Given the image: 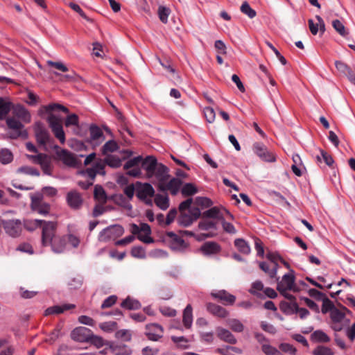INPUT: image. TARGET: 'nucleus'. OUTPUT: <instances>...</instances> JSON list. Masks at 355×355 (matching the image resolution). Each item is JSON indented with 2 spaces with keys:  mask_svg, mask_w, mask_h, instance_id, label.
Listing matches in <instances>:
<instances>
[{
  "mask_svg": "<svg viewBox=\"0 0 355 355\" xmlns=\"http://www.w3.org/2000/svg\"><path fill=\"white\" fill-rule=\"evenodd\" d=\"M56 227L55 222L44 223L42 232V243L43 246H51L54 253L60 254L67 250V240L64 236L55 235Z\"/></svg>",
  "mask_w": 355,
  "mask_h": 355,
  "instance_id": "obj_1",
  "label": "nucleus"
},
{
  "mask_svg": "<svg viewBox=\"0 0 355 355\" xmlns=\"http://www.w3.org/2000/svg\"><path fill=\"white\" fill-rule=\"evenodd\" d=\"M46 111L49 113L47 117V122L51 129L55 137L60 141L62 144H64L66 141L65 133L63 130L62 124V119L51 113L53 111L60 110L64 113L69 112V109L62 105L58 103L49 104L45 107Z\"/></svg>",
  "mask_w": 355,
  "mask_h": 355,
  "instance_id": "obj_2",
  "label": "nucleus"
},
{
  "mask_svg": "<svg viewBox=\"0 0 355 355\" xmlns=\"http://www.w3.org/2000/svg\"><path fill=\"white\" fill-rule=\"evenodd\" d=\"M277 289L282 293L286 299L293 300V296L288 293V291H296L295 284L294 271L291 270L289 273L285 274L281 281L277 282Z\"/></svg>",
  "mask_w": 355,
  "mask_h": 355,
  "instance_id": "obj_3",
  "label": "nucleus"
},
{
  "mask_svg": "<svg viewBox=\"0 0 355 355\" xmlns=\"http://www.w3.org/2000/svg\"><path fill=\"white\" fill-rule=\"evenodd\" d=\"M57 148L56 156L57 157L63 162L65 165L79 168L82 165L80 157H83V155H76L68 150L61 149L58 146H55Z\"/></svg>",
  "mask_w": 355,
  "mask_h": 355,
  "instance_id": "obj_4",
  "label": "nucleus"
},
{
  "mask_svg": "<svg viewBox=\"0 0 355 355\" xmlns=\"http://www.w3.org/2000/svg\"><path fill=\"white\" fill-rule=\"evenodd\" d=\"M155 195V189L149 183L136 182V196L137 197L144 201L146 205H152L153 201L151 198Z\"/></svg>",
  "mask_w": 355,
  "mask_h": 355,
  "instance_id": "obj_5",
  "label": "nucleus"
},
{
  "mask_svg": "<svg viewBox=\"0 0 355 355\" xmlns=\"http://www.w3.org/2000/svg\"><path fill=\"white\" fill-rule=\"evenodd\" d=\"M124 232L123 227L119 225H110L103 229L98 235V240L107 242L121 236Z\"/></svg>",
  "mask_w": 355,
  "mask_h": 355,
  "instance_id": "obj_6",
  "label": "nucleus"
},
{
  "mask_svg": "<svg viewBox=\"0 0 355 355\" xmlns=\"http://www.w3.org/2000/svg\"><path fill=\"white\" fill-rule=\"evenodd\" d=\"M31 206L33 211L43 216H46L49 214L51 206L49 203L44 200L42 194L37 193L35 195H31Z\"/></svg>",
  "mask_w": 355,
  "mask_h": 355,
  "instance_id": "obj_7",
  "label": "nucleus"
},
{
  "mask_svg": "<svg viewBox=\"0 0 355 355\" xmlns=\"http://www.w3.org/2000/svg\"><path fill=\"white\" fill-rule=\"evenodd\" d=\"M200 215L201 212L199 208H190L188 211L180 212L178 217V223L183 227H188L196 220Z\"/></svg>",
  "mask_w": 355,
  "mask_h": 355,
  "instance_id": "obj_8",
  "label": "nucleus"
},
{
  "mask_svg": "<svg viewBox=\"0 0 355 355\" xmlns=\"http://www.w3.org/2000/svg\"><path fill=\"white\" fill-rule=\"evenodd\" d=\"M80 174L85 178H88L89 181L94 182L97 174L102 175L105 174V164L103 162L102 159H100L95 162L92 167L80 171Z\"/></svg>",
  "mask_w": 355,
  "mask_h": 355,
  "instance_id": "obj_9",
  "label": "nucleus"
},
{
  "mask_svg": "<svg viewBox=\"0 0 355 355\" xmlns=\"http://www.w3.org/2000/svg\"><path fill=\"white\" fill-rule=\"evenodd\" d=\"M35 135L37 143L41 146H46L50 142L51 137L48 130L41 122H37L35 125Z\"/></svg>",
  "mask_w": 355,
  "mask_h": 355,
  "instance_id": "obj_10",
  "label": "nucleus"
},
{
  "mask_svg": "<svg viewBox=\"0 0 355 355\" xmlns=\"http://www.w3.org/2000/svg\"><path fill=\"white\" fill-rule=\"evenodd\" d=\"M22 223L19 219L8 220L3 222V228L9 236L17 237L21 232Z\"/></svg>",
  "mask_w": 355,
  "mask_h": 355,
  "instance_id": "obj_11",
  "label": "nucleus"
},
{
  "mask_svg": "<svg viewBox=\"0 0 355 355\" xmlns=\"http://www.w3.org/2000/svg\"><path fill=\"white\" fill-rule=\"evenodd\" d=\"M92 336V331L85 327H76L71 333V339L80 343L88 342Z\"/></svg>",
  "mask_w": 355,
  "mask_h": 355,
  "instance_id": "obj_12",
  "label": "nucleus"
},
{
  "mask_svg": "<svg viewBox=\"0 0 355 355\" xmlns=\"http://www.w3.org/2000/svg\"><path fill=\"white\" fill-rule=\"evenodd\" d=\"M254 153L262 160L268 162H273L276 160L273 153L269 151L266 146L261 143H255L253 145Z\"/></svg>",
  "mask_w": 355,
  "mask_h": 355,
  "instance_id": "obj_13",
  "label": "nucleus"
},
{
  "mask_svg": "<svg viewBox=\"0 0 355 355\" xmlns=\"http://www.w3.org/2000/svg\"><path fill=\"white\" fill-rule=\"evenodd\" d=\"M147 336L150 340L157 341L163 336V327L156 323L147 324L146 327Z\"/></svg>",
  "mask_w": 355,
  "mask_h": 355,
  "instance_id": "obj_14",
  "label": "nucleus"
},
{
  "mask_svg": "<svg viewBox=\"0 0 355 355\" xmlns=\"http://www.w3.org/2000/svg\"><path fill=\"white\" fill-rule=\"evenodd\" d=\"M67 202L71 209H79L83 205V200L81 195L73 190L67 193Z\"/></svg>",
  "mask_w": 355,
  "mask_h": 355,
  "instance_id": "obj_15",
  "label": "nucleus"
},
{
  "mask_svg": "<svg viewBox=\"0 0 355 355\" xmlns=\"http://www.w3.org/2000/svg\"><path fill=\"white\" fill-rule=\"evenodd\" d=\"M211 295L215 298L218 299L223 302L225 305H232L235 302L236 297L227 292L225 290H220L212 291Z\"/></svg>",
  "mask_w": 355,
  "mask_h": 355,
  "instance_id": "obj_16",
  "label": "nucleus"
},
{
  "mask_svg": "<svg viewBox=\"0 0 355 355\" xmlns=\"http://www.w3.org/2000/svg\"><path fill=\"white\" fill-rule=\"evenodd\" d=\"M157 164L156 158L153 156L149 155L145 159L142 158L141 167L146 171L148 178L154 176L155 170Z\"/></svg>",
  "mask_w": 355,
  "mask_h": 355,
  "instance_id": "obj_17",
  "label": "nucleus"
},
{
  "mask_svg": "<svg viewBox=\"0 0 355 355\" xmlns=\"http://www.w3.org/2000/svg\"><path fill=\"white\" fill-rule=\"evenodd\" d=\"M154 176L159 180L160 184H164L168 179V168L162 164H157L155 170Z\"/></svg>",
  "mask_w": 355,
  "mask_h": 355,
  "instance_id": "obj_18",
  "label": "nucleus"
},
{
  "mask_svg": "<svg viewBox=\"0 0 355 355\" xmlns=\"http://www.w3.org/2000/svg\"><path fill=\"white\" fill-rule=\"evenodd\" d=\"M216 333L218 337L225 342L229 343L230 344H236L237 343V340L235 336L232 334L231 331L226 329L218 327L216 329Z\"/></svg>",
  "mask_w": 355,
  "mask_h": 355,
  "instance_id": "obj_19",
  "label": "nucleus"
},
{
  "mask_svg": "<svg viewBox=\"0 0 355 355\" xmlns=\"http://www.w3.org/2000/svg\"><path fill=\"white\" fill-rule=\"evenodd\" d=\"M75 305L73 304H64L62 305H55L49 307L45 310L44 315H49L53 314H60L65 311L73 309Z\"/></svg>",
  "mask_w": 355,
  "mask_h": 355,
  "instance_id": "obj_20",
  "label": "nucleus"
},
{
  "mask_svg": "<svg viewBox=\"0 0 355 355\" xmlns=\"http://www.w3.org/2000/svg\"><path fill=\"white\" fill-rule=\"evenodd\" d=\"M182 183L180 179L173 178L164 187L163 184L160 185V189L162 190H168L172 195L175 196L178 193Z\"/></svg>",
  "mask_w": 355,
  "mask_h": 355,
  "instance_id": "obj_21",
  "label": "nucleus"
},
{
  "mask_svg": "<svg viewBox=\"0 0 355 355\" xmlns=\"http://www.w3.org/2000/svg\"><path fill=\"white\" fill-rule=\"evenodd\" d=\"M207 309L211 314L222 318H226L229 314L225 309L214 303H208Z\"/></svg>",
  "mask_w": 355,
  "mask_h": 355,
  "instance_id": "obj_22",
  "label": "nucleus"
},
{
  "mask_svg": "<svg viewBox=\"0 0 355 355\" xmlns=\"http://www.w3.org/2000/svg\"><path fill=\"white\" fill-rule=\"evenodd\" d=\"M200 250L205 255H211L220 252V248L216 242H206L202 245Z\"/></svg>",
  "mask_w": 355,
  "mask_h": 355,
  "instance_id": "obj_23",
  "label": "nucleus"
},
{
  "mask_svg": "<svg viewBox=\"0 0 355 355\" xmlns=\"http://www.w3.org/2000/svg\"><path fill=\"white\" fill-rule=\"evenodd\" d=\"M111 352L114 355H131V349L124 344H113L110 347Z\"/></svg>",
  "mask_w": 355,
  "mask_h": 355,
  "instance_id": "obj_24",
  "label": "nucleus"
},
{
  "mask_svg": "<svg viewBox=\"0 0 355 355\" xmlns=\"http://www.w3.org/2000/svg\"><path fill=\"white\" fill-rule=\"evenodd\" d=\"M50 221H46L44 220L39 219H27L24 221V227L28 231L32 232L38 227H42L45 223H49Z\"/></svg>",
  "mask_w": 355,
  "mask_h": 355,
  "instance_id": "obj_25",
  "label": "nucleus"
},
{
  "mask_svg": "<svg viewBox=\"0 0 355 355\" xmlns=\"http://www.w3.org/2000/svg\"><path fill=\"white\" fill-rule=\"evenodd\" d=\"M202 217L210 219H216L220 221L224 216L222 215L219 207H213L202 213Z\"/></svg>",
  "mask_w": 355,
  "mask_h": 355,
  "instance_id": "obj_26",
  "label": "nucleus"
},
{
  "mask_svg": "<svg viewBox=\"0 0 355 355\" xmlns=\"http://www.w3.org/2000/svg\"><path fill=\"white\" fill-rule=\"evenodd\" d=\"M259 267L263 272L268 274L270 278H275L277 273L279 265L278 263H275V266H274L271 265V263L269 264L263 261L259 263Z\"/></svg>",
  "mask_w": 355,
  "mask_h": 355,
  "instance_id": "obj_27",
  "label": "nucleus"
},
{
  "mask_svg": "<svg viewBox=\"0 0 355 355\" xmlns=\"http://www.w3.org/2000/svg\"><path fill=\"white\" fill-rule=\"evenodd\" d=\"M14 114L16 116L21 119L25 123L31 121V114L28 111L21 105H17L14 108Z\"/></svg>",
  "mask_w": 355,
  "mask_h": 355,
  "instance_id": "obj_28",
  "label": "nucleus"
},
{
  "mask_svg": "<svg viewBox=\"0 0 355 355\" xmlns=\"http://www.w3.org/2000/svg\"><path fill=\"white\" fill-rule=\"evenodd\" d=\"M182 322L186 329H190L193 323L192 307L188 304L183 311Z\"/></svg>",
  "mask_w": 355,
  "mask_h": 355,
  "instance_id": "obj_29",
  "label": "nucleus"
},
{
  "mask_svg": "<svg viewBox=\"0 0 355 355\" xmlns=\"http://www.w3.org/2000/svg\"><path fill=\"white\" fill-rule=\"evenodd\" d=\"M130 230L133 234H150L151 233L150 227L147 223H141L139 226L132 224Z\"/></svg>",
  "mask_w": 355,
  "mask_h": 355,
  "instance_id": "obj_30",
  "label": "nucleus"
},
{
  "mask_svg": "<svg viewBox=\"0 0 355 355\" xmlns=\"http://www.w3.org/2000/svg\"><path fill=\"white\" fill-rule=\"evenodd\" d=\"M121 306L128 310H137L139 309L141 305L138 300L128 297L121 302Z\"/></svg>",
  "mask_w": 355,
  "mask_h": 355,
  "instance_id": "obj_31",
  "label": "nucleus"
},
{
  "mask_svg": "<svg viewBox=\"0 0 355 355\" xmlns=\"http://www.w3.org/2000/svg\"><path fill=\"white\" fill-rule=\"evenodd\" d=\"M216 352L222 355H236L242 353L240 348L228 345L218 348Z\"/></svg>",
  "mask_w": 355,
  "mask_h": 355,
  "instance_id": "obj_32",
  "label": "nucleus"
},
{
  "mask_svg": "<svg viewBox=\"0 0 355 355\" xmlns=\"http://www.w3.org/2000/svg\"><path fill=\"white\" fill-rule=\"evenodd\" d=\"M155 202L162 210L169 207V199L166 195L157 194L155 197Z\"/></svg>",
  "mask_w": 355,
  "mask_h": 355,
  "instance_id": "obj_33",
  "label": "nucleus"
},
{
  "mask_svg": "<svg viewBox=\"0 0 355 355\" xmlns=\"http://www.w3.org/2000/svg\"><path fill=\"white\" fill-rule=\"evenodd\" d=\"M227 324L233 331L236 333H241L244 330V325L238 319H229L227 320Z\"/></svg>",
  "mask_w": 355,
  "mask_h": 355,
  "instance_id": "obj_34",
  "label": "nucleus"
},
{
  "mask_svg": "<svg viewBox=\"0 0 355 355\" xmlns=\"http://www.w3.org/2000/svg\"><path fill=\"white\" fill-rule=\"evenodd\" d=\"M198 227L201 230H217V222L208 220L204 218L198 224Z\"/></svg>",
  "mask_w": 355,
  "mask_h": 355,
  "instance_id": "obj_35",
  "label": "nucleus"
},
{
  "mask_svg": "<svg viewBox=\"0 0 355 355\" xmlns=\"http://www.w3.org/2000/svg\"><path fill=\"white\" fill-rule=\"evenodd\" d=\"M311 339L315 342L328 343L330 338L322 330H316L311 334Z\"/></svg>",
  "mask_w": 355,
  "mask_h": 355,
  "instance_id": "obj_36",
  "label": "nucleus"
},
{
  "mask_svg": "<svg viewBox=\"0 0 355 355\" xmlns=\"http://www.w3.org/2000/svg\"><path fill=\"white\" fill-rule=\"evenodd\" d=\"M234 245L238 250L243 254H248L250 252V247L248 243L242 239H237L234 241Z\"/></svg>",
  "mask_w": 355,
  "mask_h": 355,
  "instance_id": "obj_37",
  "label": "nucleus"
},
{
  "mask_svg": "<svg viewBox=\"0 0 355 355\" xmlns=\"http://www.w3.org/2000/svg\"><path fill=\"white\" fill-rule=\"evenodd\" d=\"M320 154L316 156L318 162L322 163V162H324L327 166H332L334 162L332 157L323 150H320Z\"/></svg>",
  "mask_w": 355,
  "mask_h": 355,
  "instance_id": "obj_38",
  "label": "nucleus"
},
{
  "mask_svg": "<svg viewBox=\"0 0 355 355\" xmlns=\"http://www.w3.org/2000/svg\"><path fill=\"white\" fill-rule=\"evenodd\" d=\"M83 283V277L80 275L72 277L68 280L67 284L70 289H78Z\"/></svg>",
  "mask_w": 355,
  "mask_h": 355,
  "instance_id": "obj_39",
  "label": "nucleus"
},
{
  "mask_svg": "<svg viewBox=\"0 0 355 355\" xmlns=\"http://www.w3.org/2000/svg\"><path fill=\"white\" fill-rule=\"evenodd\" d=\"M90 141H96L103 137L102 130L96 125H92L89 128Z\"/></svg>",
  "mask_w": 355,
  "mask_h": 355,
  "instance_id": "obj_40",
  "label": "nucleus"
},
{
  "mask_svg": "<svg viewBox=\"0 0 355 355\" xmlns=\"http://www.w3.org/2000/svg\"><path fill=\"white\" fill-rule=\"evenodd\" d=\"M94 196L96 200L101 202H105L107 200V195L104 189L100 185H96L94 191Z\"/></svg>",
  "mask_w": 355,
  "mask_h": 355,
  "instance_id": "obj_41",
  "label": "nucleus"
},
{
  "mask_svg": "<svg viewBox=\"0 0 355 355\" xmlns=\"http://www.w3.org/2000/svg\"><path fill=\"white\" fill-rule=\"evenodd\" d=\"M12 103L0 98V119H3L10 111Z\"/></svg>",
  "mask_w": 355,
  "mask_h": 355,
  "instance_id": "obj_42",
  "label": "nucleus"
},
{
  "mask_svg": "<svg viewBox=\"0 0 355 355\" xmlns=\"http://www.w3.org/2000/svg\"><path fill=\"white\" fill-rule=\"evenodd\" d=\"M187 244L184 239L181 237L178 236L174 239L173 241H171V247L173 250L175 251H183L187 248Z\"/></svg>",
  "mask_w": 355,
  "mask_h": 355,
  "instance_id": "obj_43",
  "label": "nucleus"
},
{
  "mask_svg": "<svg viewBox=\"0 0 355 355\" xmlns=\"http://www.w3.org/2000/svg\"><path fill=\"white\" fill-rule=\"evenodd\" d=\"M103 162L112 168H117L121 166V159L114 155H107L104 160H102Z\"/></svg>",
  "mask_w": 355,
  "mask_h": 355,
  "instance_id": "obj_44",
  "label": "nucleus"
},
{
  "mask_svg": "<svg viewBox=\"0 0 355 355\" xmlns=\"http://www.w3.org/2000/svg\"><path fill=\"white\" fill-rule=\"evenodd\" d=\"M157 12L160 21L164 24H166L168 22V17L171 13V10L166 6H159Z\"/></svg>",
  "mask_w": 355,
  "mask_h": 355,
  "instance_id": "obj_45",
  "label": "nucleus"
},
{
  "mask_svg": "<svg viewBox=\"0 0 355 355\" xmlns=\"http://www.w3.org/2000/svg\"><path fill=\"white\" fill-rule=\"evenodd\" d=\"M118 144L116 141L110 140L107 141L102 147V153L106 155L108 153H112L118 150Z\"/></svg>",
  "mask_w": 355,
  "mask_h": 355,
  "instance_id": "obj_46",
  "label": "nucleus"
},
{
  "mask_svg": "<svg viewBox=\"0 0 355 355\" xmlns=\"http://www.w3.org/2000/svg\"><path fill=\"white\" fill-rule=\"evenodd\" d=\"M13 159L12 153L8 149H2L0 150V162L3 164H7Z\"/></svg>",
  "mask_w": 355,
  "mask_h": 355,
  "instance_id": "obj_47",
  "label": "nucleus"
},
{
  "mask_svg": "<svg viewBox=\"0 0 355 355\" xmlns=\"http://www.w3.org/2000/svg\"><path fill=\"white\" fill-rule=\"evenodd\" d=\"M261 350L266 355H282V353L268 343H263Z\"/></svg>",
  "mask_w": 355,
  "mask_h": 355,
  "instance_id": "obj_48",
  "label": "nucleus"
},
{
  "mask_svg": "<svg viewBox=\"0 0 355 355\" xmlns=\"http://www.w3.org/2000/svg\"><path fill=\"white\" fill-rule=\"evenodd\" d=\"M240 10L242 13L245 14L250 19L254 18L257 15L256 11L250 6L247 1L242 3Z\"/></svg>",
  "mask_w": 355,
  "mask_h": 355,
  "instance_id": "obj_49",
  "label": "nucleus"
},
{
  "mask_svg": "<svg viewBox=\"0 0 355 355\" xmlns=\"http://www.w3.org/2000/svg\"><path fill=\"white\" fill-rule=\"evenodd\" d=\"M6 123L8 128L13 130H24V125L15 118H8Z\"/></svg>",
  "mask_w": 355,
  "mask_h": 355,
  "instance_id": "obj_50",
  "label": "nucleus"
},
{
  "mask_svg": "<svg viewBox=\"0 0 355 355\" xmlns=\"http://www.w3.org/2000/svg\"><path fill=\"white\" fill-rule=\"evenodd\" d=\"M181 192L183 196H191L198 192L197 188L191 183H186L182 188Z\"/></svg>",
  "mask_w": 355,
  "mask_h": 355,
  "instance_id": "obj_51",
  "label": "nucleus"
},
{
  "mask_svg": "<svg viewBox=\"0 0 355 355\" xmlns=\"http://www.w3.org/2000/svg\"><path fill=\"white\" fill-rule=\"evenodd\" d=\"M64 125L66 127H70L72 125L78 127L79 125V119L78 116L76 114H69L64 121Z\"/></svg>",
  "mask_w": 355,
  "mask_h": 355,
  "instance_id": "obj_52",
  "label": "nucleus"
},
{
  "mask_svg": "<svg viewBox=\"0 0 355 355\" xmlns=\"http://www.w3.org/2000/svg\"><path fill=\"white\" fill-rule=\"evenodd\" d=\"M289 306H291V308H292L293 312L299 313L300 317L302 319L306 318L307 315H309V311L306 309L300 308L298 306V305L295 302H293L291 304H289Z\"/></svg>",
  "mask_w": 355,
  "mask_h": 355,
  "instance_id": "obj_53",
  "label": "nucleus"
},
{
  "mask_svg": "<svg viewBox=\"0 0 355 355\" xmlns=\"http://www.w3.org/2000/svg\"><path fill=\"white\" fill-rule=\"evenodd\" d=\"M322 313H327L331 312L335 307L334 303L327 297H324L322 299Z\"/></svg>",
  "mask_w": 355,
  "mask_h": 355,
  "instance_id": "obj_54",
  "label": "nucleus"
},
{
  "mask_svg": "<svg viewBox=\"0 0 355 355\" xmlns=\"http://www.w3.org/2000/svg\"><path fill=\"white\" fill-rule=\"evenodd\" d=\"M142 162V157L139 155L137 157H135L126 162V163L124 165L125 169H129L130 168L133 167H138V165L141 163Z\"/></svg>",
  "mask_w": 355,
  "mask_h": 355,
  "instance_id": "obj_55",
  "label": "nucleus"
},
{
  "mask_svg": "<svg viewBox=\"0 0 355 355\" xmlns=\"http://www.w3.org/2000/svg\"><path fill=\"white\" fill-rule=\"evenodd\" d=\"M330 317L333 322H340L345 318V314L338 310L337 308H334L330 312Z\"/></svg>",
  "mask_w": 355,
  "mask_h": 355,
  "instance_id": "obj_56",
  "label": "nucleus"
},
{
  "mask_svg": "<svg viewBox=\"0 0 355 355\" xmlns=\"http://www.w3.org/2000/svg\"><path fill=\"white\" fill-rule=\"evenodd\" d=\"M313 355H333L331 349L327 347L318 346L312 352Z\"/></svg>",
  "mask_w": 355,
  "mask_h": 355,
  "instance_id": "obj_57",
  "label": "nucleus"
},
{
  "mask_svg": "<svg viewBox=\"0 0 355 355\" xmlns=\"http://www.w3.org/2000/svg\"><path fill=\"white\" fill-rule=\"evenodd\" d=\"M263 289V284L261 281H256L252 283L251 288L249 290V292L254 295L260 296L261 294L259 293Z\"/></svg>",
  "mask_w": 355,
  "mask_h": 355,
  "instance_id": "obj_58",
  "label": "nucleus"
},
{
  "mask_svg": "<svg viewBox=\"0 0 355 355\" xmlns=\"http://www.w3.org/2000/svg\"><path fill=\"white\" fill-rule=\"evenodd\" d=\"M17 172L34 176L40 175V172L36 168L27 166L19 168Z\"/></svg>",
  "mask_w": 355,
  "mask_h": 355,
  "instance_id": "obj_59",
  "label": "nucleus"
},
{
  "mask_svg": "<svg viewBox=\"0 0 355 355\" xmlns=\"http://www.w3.org/2000/svg\"><path fill=\"white\" fill-rule=\"evenodd\" d=\"M171 340L181 348L186 349L189 347V340L184 336H172Z\"/></svg>",
  "mask_w": 355,
  "mask_h": 355,
  "instance_id": "obj_60",
  "label": "nucleus"
},
{
  "mask_svg": "<svg viewBox=\"0 0 355 355\" xmlns=\"http://www.w3.org/2000/svg\"><path fill=\"white\" fill-rule=\"evenodd\" d=\"M223 230L231 234H235L236 233V230L234 226L225 220V218L224 217L220 221Z\"/></svg>",
  "mask_w": 355,
  "mask_h": 355,
  "instance_id": "obj_61",
  "label": "nucleus"
},
{
  "mask_svg": "<svg viewBox=\"0 0 355 355\" xmlns=\"http://www.w3.org/2000/svg\"><path fill=\"white\" fill-rule=\"evenodd\" d=\"M27 157L28 159L32 160L33 163L40 165L47 159L46 155L43 153H39L37 155H27Z\"/></svg>",
  "mask_w": 355,
  "mask_h": 355,
  "instance_id": "obj_62",
  "label": "nucleus"
},
{
  "mask_svg": "<svg viewBox=\"0 0 355 355\" xmlns=\"http://www.w3.org/2000/svg\"><path fill=\"white\" fill-rule=\"evenodd\" d=\"M332 26L334 29L342 36H345L347 34L346 32L345 26L338 19H335L332 21Z\"/></svg>",
  "mask_w": 355,
  "mask_h": 355,
  "instance_id": "obj_63",
  "label": "nucleus"
},
{
  "mask_svg": "<svg viewBox=\"0 0 355 355\" xmlns=\"http://www.w3.org/2000/svg\"><path fill=\"white\" fill-rule=\"evenodd\" d=\"M195 203L202 207H209L212 205V201L207 197H196L195 199Z\"/></svg>",
  "mask_w": 355,
  "mask_h": 355,
  "instance_id": "obj_64",
  "label": "nucleus"
}]
</instances>
